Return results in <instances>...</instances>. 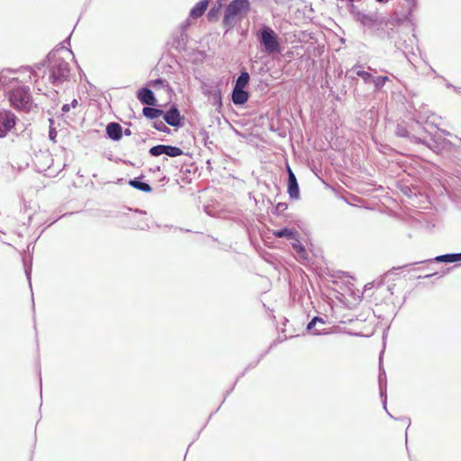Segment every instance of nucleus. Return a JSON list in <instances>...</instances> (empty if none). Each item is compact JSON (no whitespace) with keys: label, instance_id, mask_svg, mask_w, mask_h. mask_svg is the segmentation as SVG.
<instances>
[{"label":"nucleus","instance_id":"f257e3e1","mask_svg":"<svg viewBox=\"0 0 461 461\" xmlns=\"http://www.w3.org/2000/svg\"><path fill=\"white\" fill-rule=\"evenodd\" d=\"M70 44V36L65 39L56 48L48 53L45 59L35 64V69L38 71L42 70L45 67H48L50 71L49 80L53 86H59L64 82L69 81L70 79V66L66 61L65 57L61 56L60 53H64L68 56H72L75 59L74 54L67 45Z\"/></svg>","mask_w":461,"mask_h":461},{"label":"nucleus","instance_id":"f03ea898","mask_svg":"<svg viewBox=\"0 0 461 461\" xmlns=\"http://www.w3.org/2000/svg\"><path fill=\"white\" fill-rule=\"evenodd\" d=\"M249 10V0H231L224 10L222 19L225 33L232 31L237 23L244 19Z\"/></svg>","mask_w":461,"mask_h":461},{"label":"nucleus","instance_id":"7ed1b4c3","mask_svg":"<svg viewBox=\"0 0 461 461\" xmlns=\"http://www.w3.org/2000/svg\"><path fill=\"white\" fill-rule=\"evenodd\" d=\"M5 95L14 109L22 112L31 111L33 102L29 86L18 84L5 90Z\"/></svg>","mask_w":461,"mask_h":461},{"label":"nucleus","instance_id":"20e7f679","mask_svg":"<svg viewBox=\"0 0 461 461\" xmlns=\"http://www.w3.org/2000/svg\"><path fill=\"white\" fill-rule=\"evenodd\" d=\"M255 36L259 43L261 52L267 54L281 52L280 38L269 25L261 24Z\"/></svg>","mask_w":461,"mask_h":461},{"label":"nucleus","instance_id":"39448f33","mask_svg":"<svg viewBox=\"0 0 461 461\" xmlns=\"http://www.w3.org/2000/svg\"><path fill=\"white\" fill-rule=\"evenodd\" d=\"M128 212H118L115 217L123 218V227L134 230H145L149 227L147 221L139 215H145L146 212L140 209H136L131 212V209L127 208Z\"/></svg>","mask_w":461,"mask_h":461},{"label":"nucleus","instance_id":"423d86ee","mask_svg":"<svg viewBox=\"0 0 461 461\" xmlns=\"http://www.w3.org/2000/svg\"><path fill=\"white\" fill-rule=\"evenodd\" d=\"M384 348L380 352L379 354V374H378V384H379V393L380 397L382 399V403L384 409L386 411L387 414L394 420H398L397 418H394L388 411H387V378L385 370L383 366V355H384ZM400 420L407 423V426L409 427L411 425V419L409 417H402L399 419Z\"/></svg>","mask_w":461,"mask_h":461},{"label":"nucleus","instance_id":"0eeeda50","mask_svg":"<svg viewBox=\"0 0 461 461\" xmlns=\"http://www.w3.org/2000/svg\"><path fill=\"white\" fill-rule=\"evenodd\" d=\"M202 93L208 96L212 105L216 107L217 111L222 108L221 83L217 82H203L201 85Z\"/></svg>","mask_w":461,"mask_h":461},{"label":"nucleus","instance_id":"6e6552de","mask_svg":"<svg viewBox=\"0 0 461 461\" xmlns=\"http://www.w3.org/2000/svg\"><path fill=\"white\" fill-rule=\"evenodd\" d=\"M17 120L12 111H0V138H5L12 130L15 131Z\"/></svg>","mask_w":461,"mask_h":461},{"label":"nucleus","instance_id":"1a4fd4ad","mask_svg":"<svg viewBox=\"0 0 461 461\" xmlns=\"http://www.w3.org/2000/svg\"><path fill=\"white\" fill-rule=\"evenodd\" d=\"M163 120L169 126L179 129L183 127L185 117L180 113L177 104H173L168 110L164 111Z\"/></svg>","mask_w":461,"mask_h":461},{"label":"nucleus","instance_id":"9d476101","mask_svg":"<svg viewBox=\"0 0 461 461\" xmlns=\"http://www.w3.org/2000/svg\"><path fill=\"white\" fill-rule=\"evenodd\" d=\"M149 154L151 157H158L167 155L170 158H176L184 154V150L179 147L166 144H158L149 149Z\"/></svg>","mask_w":461,"mask_h":461},{"label":"nucleus","instance_id":"9b49d317","mask_svg":"<svg viewBox=\"0 0 461 461\" xmlns=\"http://www.w3.org/2000/svg\"><path fill=\"white\" fill-rule=\"evenodd\" d=\"M430 262H438V263H457L461 262V252H455V253H446L442 255H438L435 257L434 258L427 259L424 261L415 262L412 264H407L402 267H393V270L395 269H402L404 267H407L411 265H416L420 263H430Z\"/></svg>","mask_w":461,"mask_h":461},{"label":"nucleus","instance_id":"f8f14e48","mask_svg":"<svg viewBox=\"0 0 461 461\" xmlns=\"http://www.w3.org/2000/svg\"><path fill=\"white\" fill-rule=\"evenodd\" d=\"M287 193L290 199L299 200L300 199V187L295 174L292 170L289 165H287Z\"/></svg>","mask_w":461,"mask_h":461},{"label":"nucleus","instance_id":"ddd939ff","mask_svg":"<svg viewBox=\"0 0 461 461\" xmlns=\"http://www.w3.org/2000/svg\"><path fill=\"white\" fill-rule=\"evenodd\" d=\"M357 22L368 29L379 28L384 23L383 18L377 13H363Z\"/></svg>","mask_w":461,"mask_h":461},{"label":"nucleus","instance_id":"4468645a","mask_svg":"<svg viewBox=\"0 0 461 461\" xmlns=\"http://www.w3.org/2000/svg\"><path fill=\"white\" fill-rule=\"evenodd\" d=\"M53 161L52 155L49 150H41L38 154H35L34 164L38 168V171H46L50 169Z\"/></svg>","mask_w":461,"mask_h":461},{"label":"nucleus","instance_id":"2eb2a0df","mask_svg":"<svg viewBox=\"0 0 461 461\" xmlns=\"http://www.w3.org/2000/svg\"><path fill=\"white\" fill-rule=\"evenodd\" d=\"M137 99L145 105H156L158 100L154 92L148 86H141L136 92Z\"/></svg>","mask_w":461,"mask_h":461},{"label":"nucleus","instance_id":"dca6fc26","mask_svg":"<svg viewBox=\"0 0 461 461\" xmlns=\"http://www.w3.org/2000/svg\"><path fill=\"white\" fill-rule=\"evenodd\" d=\"M188 40L187 32H177L174 33L172 36V41L170 42L171 48L175 49L178 52H183L186 50V43Z\"/></svg>","mask_w":461,"mask_h":461},{"label":"nucleus","instance_id":"f3484780","mask_svg":"<svg viewBox=\"0 0 461 461\" xmlns=\"http://www.w3.org/2000/svg\"><path fill=\"white\" fill-rule=\"evenodd\" d=\"M249 95V92L245 88L233 86L231 91V101L236 106H242L248 102Z\"/></svg>","mask_w":461,"mask_h":461},{"label":"nucleus","instance_id":"a211bd4d","mask_svg":"<svg viewBox=\"0 0 461 461\" xmlns=\"http://www.w3.org/2000/svg\"><path fill=\"white\" fill-rule=\"evenodd\" d=\"M106 138L119 141L122 138V127L116 122H111L106 125L105 128Z\"/></svg>","mask_w":461,"mask_h":461},{"label":"nucleus","instance_id":"6ab92c4d","mask_svg":"<svg viewBox=\"0 0 461 461\" xmlns=\"http://www.w3.org/2000/svg\"><path fill=\"white\" fill-rule=\"evenodd\" d=\"M211 0H201L190 10L189 18L198 19L206 12Z\"/></svg>","mask_w":461,"mask_h":461},{"label":"nucleus","instance_id":"aec40b11","mask_svg":"<svg viewBox=\"0 0 461 461\" xmlns=\"http://www.w3.org/2000/svg\"><path fill=\"white\" fill-rule=\"evenodd\" d=\"M143 178H144V176L141 175V176H139L132 179H130L129 185L131 187H133L139 191H141L143 193H151L153 190L151 185L148 182L144 181Z\"/></svg>","mask_w":461,"mask_h":461},{"label":"nucleus","instance_id":"412c9836","mask_svg":"<svg viewBox=\"0 0 461 461\" xmlns=\"http://www.w3.org/2000/svg\"><path fill=\"white\" fill-rule=\"evenodd\" d=\"M273 235L276 238H285L288 240H297V238H299L298 231L295 229L288 227H283L281 229L275 230Z\"/></svg>","mask_w":461,"mask_h":461},{"label":"nucleus","instance_id":"4be33fe9","mask_svg":"<svg viewBox=\"0 0 461 461\" xmlns=\"http://www.w3.org/2000/svg\"><path fill=\"white\" fill-rule=\"evenodd\" d=\"M7 72H14L11 69H6ZM5 70H2L0 72V88L3 87L4 91L7 90L9 87H14V86H18L20 82L16 77H8L5 74Z\"/></svg>","mask_w":461,"mask_h":461},{"label":"nucleus","instance_id":"5701e85b","mask_svg":"<svg viewBox=\"0 0 461 461\" xmlns=\"http://www.w3.org/2000/svg\"><path fill=\"white\" fill-rule=\"evenodd\" d=\"M222 6V0H216L207 13V19L210 22L217 21Z\"/></svg>","mask_w":461,"mask_h":461},{"label":"nucleus","instance_id":"b1692460","mask_svg":"<svg viewBox=\"0 0 461 461\" xmlns=\"http://www.w3.org/2000/svg\"><path fill=\"white\" fill-rule=\"evenodd\" d=\"M155 105H147L142 109V114L149 120H155L163 115L164 111L162 109L154 107Z\"/></svg>","mask_w":461,"mask_h":461},{"label":"nucleus","instance_id":"393cba45","mask_svg":"<svg viewBox=\"0 0 461 461\" xmlns=\"http://www.w3.org/2000/svg\"><path fill=\"white\" fill-rule=\"evenodd\" d=\"M249 80H250V76H249V72L247 71V69L245 68H243L240 70V75L236 78L233 86L245 88L246 86H249Z\"/></svg>","mask_w":461,"mask_h":461},{"label":"nucleus","instance_id":"a878e982","mask_svg":"<svg viewBox=\"0 0 461 461\" xmlns=\"http://www.w3.org/2000/svg\"><path fill=\"white\" fill-rule=\"evenodd\" d=\"M352 70L355 71L356 76L361 77L366 84H370L372 82L374 76L362 69L361 65H355L352 67Z\"/></svg>","mask_w":461,"mask_h":461},{"label":"nucleus","instance_id":"bb28decb","mask_svg":"<svg viewBox=\"0 0 461 461\" xmlns=\"http://www.w3.org/2000/svg\"><path fill=\"white\" fill-rule=\"evenodd\" d=\"M274 344H275V342H274V343H272V344L270 345L269 348H268L267 351H265L264 353H262V354L259 356V357H258L256 361L249 363V364L245 367L244 371H243V372H242V373H241V374H240V375L236 378V381H235V383H234L235 384L238 383V381L240 380V378H241L242 376H244V375L246 374V372H248L249 370H250V369H252V368H255V367L258 365V363L261 361V359H263V358H264V357L268 354L269 350L272 348V347H273V345H274Z\"/></svg>","mask_w":461,"mask_h":461},{"label":"nucleus","instance_id":"cd10ccee","mask_svg":"<svg viewBox=\"0 0 461 461\" xmlns=\"http://www.w3.org/2000/svg\"><path fill=\"white\" fill-rule=\"evenodd\" d=\"M406 4V13L404 18L406 21L411 22L413 17V13L418 8V0H404Z\"/></svg>","mask_w":461,"mask_h":461},{"label":"nucleus","instance_id":"c85d7f7f","mask_svg":"<svg viewBox=\"0 0 461 461\" xmlns=\"http://www.w3.org/2000/svg\"><path fill=\"white\" fill-rule=\"evenodd\" d=\"M23 267H24V273H25L26 278L29 282L30 287L32 288L31 276H32V257L30 256L29 262H27L26 258H23Z\"/></svg>","mask_w":461,"mask_h":461},{"label":"nucleus","instance_id":"c756f323","mask_svg":"<svg viewBox=\"0 0 461 461\" xmlns=\"http://www.w3.org/2000/svg\"><path fill=\"white\" fill-rule=\"evenodd\" d=\"M389 80L387 76L373 77L371 83L374 84L375 91H380L384 84Z\"/></svg>","mask_w":461,"mask_h":461},{"label":"nucleus","instance_id":"7c9ffc66","mask_svg":"<svg viewBox=\"0 0 461 461\" xmlns=\"http://www.w3.org/2000/svg\"><path fill=\"white\" fill-rule=\"evenodd\" d=\"M292 247L293 249L296 251V253L305 258L306 256H307V251H306V249L305 247L303 246V244L302 242L299 241V238H297V240H294V243H292Z\"/></svg>","mask_w":461,"mask_h":461},{"label":"nucleus","instance_id":"2f4dec72","mask_svg":"<svg viewBox=\"0 0 461 461\" xmlns=\"http://www.w3.org/2000/svg\"><path fill=\"white\" fill-rule=\"evenodd\" d=\"M348 9L349 14L353 16L354 20L357 21L360 15L364 13L360 11L355 5L353 1H350L348 4Z\"/></svg>","mask_w":461,"mask_h":461},{"label":"nucleus","instance_id":"473e14b6","mask_svg":"<svg viewBox=\"0 0 461 461\" xmlns=\"http://www.w3.org/2000/svg\"><path fill=\"white\" fill-rule=\"evenodd\" d=\"M152 127L154 129H156L157 131H160V132H164V133H167V134H170L171 133V130L162 121H155V122H153Z\"/></svg>","mask_w":461,"mask_h":461},{"label":"nucleus","instance_id":"72a5a7b5","mask_svg":"<svg viewBox=\"0 0 461 461\" xmlns=\"http://www.w3.org/2000/svg\"><path fill=\"white\" fill-rule=\"evenodd\" d=\"M317 323H321V324H325L326 323V321L320 317V316H314L308 323H307V326H306V330L307 331H312L314 327L317 325Z\"/></svg>","mask_w":461,"mask_h":461},{"label":"nucleus","instance_id":"f704fd0d","mask_svg":"<svg viewBox=\"0 0 461 461\" xmlns=\"http://www.w3.org/2000/svg\"><path fill=\"white\" fill-rule=\"evenodd\" d=\"M288 204L286 203H277L272 210V213L275 215H282L283 212L287 210Z\"/></svg>","mask_w":461,"mask_h":461},{"label":"nucleus","instance_id":"c9c22d12","mask_svg":"<svg viewBox=\"0 0 461 461\" xmlns=\"http://www.w3.org/2000/svg\"><path fill=\"white\" fill-rule=\"evenodd\" d=\"M409 139L413 143L422 144V145H425L426 147H428L429 149H433L432 144L429 141H428V140H426L424 139H421V138L417 137L415 135H410Z\"/></svg>","mask_w":461,"mask_h":461},{"label":"nucleus","instance_id":"e433bc0d","mask_svg":"<svg viewBox=\"0 0 461 461\" xmlns=\"http://www.w3.org/2000/svg\"><path fill=\"white\" fill-rule=\"evenodd\" d=\"M149 85L154 88H160L167 86V82L166 79L158 77L156 79H152L149 82Z\"/></svg>","mask_w":461,"mask_h":461},{"label":"nucleus","instance_id":"4c0bfd02","mask_svg":"<svg viewBox=\"0 0 461 461\" xmlns=\"http://www.w3.org/2000/svg\"><path fill=\"white\" fill-rule=\"evenodd\" d=\"M395 132L398 137H403L408 139L410 138L411 135L409 131L405 127L401 125L397 126Z\"/></svg>","mask_w":461,"mask_h":461},{"label":"nucleus","instance_id":"58836bf2","mask_svg":"<svg viewBox=\"0 0 461 461\" xmlns=\"http://www.w3.org/2000/svg\"><path fill=\"white\" fill-rule=\"evenodd\" d=\"M351 73H355V71L352 70V68L348 69L346 74H345V77L349 79L350 80V84L353 85V84H356L357 83V79L356 77H354L353 75H351Z\"/></svg>","mask_w":461,"mask_h":461},{"label":"nucleus","instance_id":"ea45409f","mask_svg":"<svg viewBox=\"0 0 461 461\" xmlns=\"http://www.w3.org/2000/svg\"><path fill=\"white\" fill-rule=\"evenodd\" d=\"M191 23L189 19H186L185 22H183L180 25L179 32H186L187 29L190 27Z\"/></svg>","mask_w":461,"mask_h":461},{"label":"nucleus","instance_id":"a19ab883","mask_svg":"<svg viewBox=\"0 0 461 461\" xmlns=\"http://www.w3.org/2000/svg\"><path fill=\"white\" fill-rule=\"evenodd\" d=\"M56 138H57V131L55 130V128L50 126V130H49V139H50V140L56 142Z\"/></svg>","mask_w":461,"mask_h":461},{"label":"nucleus","instance_id":"79ce46f5","mask_svg":"<svg viewBox=\"0 0 461 461\" xmlns=\"http://www.w3.org/2000/svg\"><path fill=\"white\" fill-rule=\"evenodd\" d=\"M434 276H438V277H441V276H443V274H439L438 272H434L432 274H428V275H425V276H419L417 278L418 279H420V278H429V277H432Z\"/></svg>","mask_w":461,"mask_h":461},{"label":"nucleus","instance_id":"37998d69","mask_svg":"<svg viewBox=\"0 0 461 461\" xmlns=\"http://www.w3.org/2000/svg\"><path fill=\"white\" fill-rule=\"evenodd\" d=\"M199 135L202 136L203 140L206 142L207 140L209 139V132L206 131L205 130H202L200 132H199Z\"/></svg>","mask_w":461,"mask_h":461},{"label":"nucleus","instance_id":"c03bdc74","mask_svg":"<svg viewBox=\"0 0 461 461\" xmlns=\"http://www.w3.org/2000/svg\"><path fill=\"white\" fill-rule=\"evenodd\" d=\"M235 385H236V384H233V385H232L229 390H227V391H226L225 395H224V399H223L222 402H221V403H220V406H222V403L224 402V401L226 400V398L230 394V393L233 391V389H234Z\"/></svg>","mask_w":461,"mask_h":461},{"label":"nucleus","instance_id":"a18cd8bd","mask_svg":"<svg viewBox=\"0 0 461 461\" xmlns=\"http://www.w3.org/2000/svg\"><path fill=\"white\" fill-rule=\"evenodd\" d=\"M61 111L63 113H68L70 111V104H63L61 107Z\"/></svg>","mask_w":461,"mask_h":461},{"label":"nucleus","instance_id":"49530a36","mask_svg":"<svg viewBox=\"0 0 461 461\" xmlns=\"http://www.w3.org/2000/svg\"><path fill=\"white\" fill-rule=\"evenodd\" d=\"M402 45H405V41H402V42L399 41V42H396V43H395V47H396L398 50H402V52L405 54V51L402 50Z\"/></svg>","mask_w":461,"mask_h":461},{"label":"nucleus","instance_id":"de8ad7c7","mask_svg":"<svg viewBox=\"0 0 461 461\" xmlns=\"http://www.w3.org/2000/svg\"><path fill=\"white\" fill-rule=\"evenodd\" d=\"M70 104V108H76L77 105H78V102L77 99H73L72 102L69 104Z\"/></svg>","mask_w":461,"mask_h":461},{"label":"nucleus","instance_id":"09e8293b","mask_svg":"<svg viewBox=\"0 0 461 461\" xmlns=\"http://www.w3.org/2000/svg\"><path fill=\"white\" fill-rule=\"evenodd\" d=\"M122 135L131 136V131L130 129H125V130L122 129Z\"/></svg>","mask_w":461,"mask_h":461},{"label":"nucleus","instance_id":"8fccbe9b","mask_svg":"<svg viewBox=\"0 0 461 461\" xmlns=\"http://www.w3.org/2000/svg\"><path fill=\"white\" fill-rule=\"evenodd\" d=\"M26 68H27V69H29V70L31 71V73H32V75L33 77H38V74H37V72H36V70H35L34 68H31V67H27Z\"/></svg>","mask_w":461,"mask_h":461},{"label":"nucleus","instance_id":"3c124183","mask_svg":"<svg viewBox=\"0 0 461 461\" xmlns=\"http://www.w3.org/2000/svg\"><path fill=\"white\" fill-rule=\"evenodd\" d=\"M160 170H161V167L160 166H157L154 168H150V171H152V172H158Z\"/></svg>","mask_w":461,"mask_h":461},{"label":"nucleus","instance_id":"603ef678","mask_svg":"<svg viewBox=\"0 0 461 461\" xmlns=\"http://www.w3.org/2000/svg\"><path fill=\"white\" fill-rule=\"evenodd\" d=\"M393 286H394V285H388V286H387V291H388V292H390V294H393Z\"/></svg>","mask_w":461,"mask_h":461},{"label":"nucleus","instance_id":"864d4df0","mask_svg":"<svg viewBox=\"0 0 461 461\" xmlns=\"http://www.w3.org/2000/svg\"><path fill=\"white\" fill-rule=\"evenodd\" d=\"M321 334H324V333H323V332H321V331H319V330H313V331H312V335H321Z\"/></svg>","mask_w":461,"mask_h":461},{"label":"nucleus","instance_id":"5fc2aeb1","mask_svg":"<svg viewBox=\"0 0 461 461\" xmlns=\"http://www.w3.org/2000/svg\"><path fill=\"white\" fill-rule=\"evenodd\" d=\"M454 90H455L457 94H461V87L456 86V87H454Z\"/></svg>","mask_w":461,"mask_h":461},{"label":"nucleus","instance_id":"6e6d98bb","mask_svg":"<svg viewBox=\"0 0 461 461\" xmlns=\"http://www.w3.org/2000/svg\"><path fill=\"white\" fill-rule=\"evenodd\" d=\"M446 86H447V88H453V89H454V87H456V86H453L451 83H447V84H446Z\"/></svg>","mask_w":461,"mask_h":461},{"label":"nucleus","instance_id":"4d7b16f0","mask_svg":"<svg viewBox=\"0 0 461 461\" xmlns=\"http://www.w3.org/2000/svg\"><path fill=\"white\" fill-rule=\"evenodd\" d=\"M375 1L378 3L384 4V3H387L389 0H375Z\"/></svg>","mask_w":461,"mask_h":461},{"label":"nucleus","instance_id":"13d9d810","mask_svg":"<svg viewBox=\"0 0 461 461\" xmlns=\"http://www.w3.org/2000/svg\"><path fill=\"white\" fill-rule=\"evenodd\" d=\"M430 140H431L432 142H435V143L437 142L435 136H431Z\"/></svg>","mask_w":461,"mask_h":461},{"label":"nucleus","instance_id":"bf43d9fd","mask_svg":"<svg viewBox=\"0 0 461 461\" xmlns=\"http://www.w3.org/2000/svg\"><path fill=\"white\" fill-rule=\"evenodd\" d=\"M32 218V215H29V216H28V224L31 222Z\"/></svg>","mask_w":461,"mask_h":461},{"label":"nucleus","instance_id":"052dcab7","mask_svg":"<svg viewBox=\"0 0 461 461\" xmlns=\"http://www.w3.org/2000/svg\"><path fill=\"white\" fill-rule=\"evenodd\" d=\"M42 69H43V75H41V77H44V75L46 74V69H45V68Z\"/></svg>","mask_w":461,"mask_h":461},{"label":"nucleus","instance_id":"680f3d73","mask_svg":"<svg viewBox=\"0 0 461 461\" xmlns=\"http://www.w3.org/2000/svg\"><path fill=\"white\" fill-rule=\"evenodd\" d=\"M209 237H210L212 240H214V241H216V240H217V239H216V238H214L213 236H209Z\"/></svg>","mask_w":461,"mask_h":461},{"label":"nucleus","instance_id":"e2e57ef3","mask_svg":"<svg viewBox=\"0 0 461 461\" xmlns=\"http://www.w3.org/2000/svg\"><path fill=\"white\" fill-rule=\"evenodd\" d=\"M50 124H52L53 123V119H50Z\"/></svg>","mask_w":461,"mask_h":461}]
</instances>
